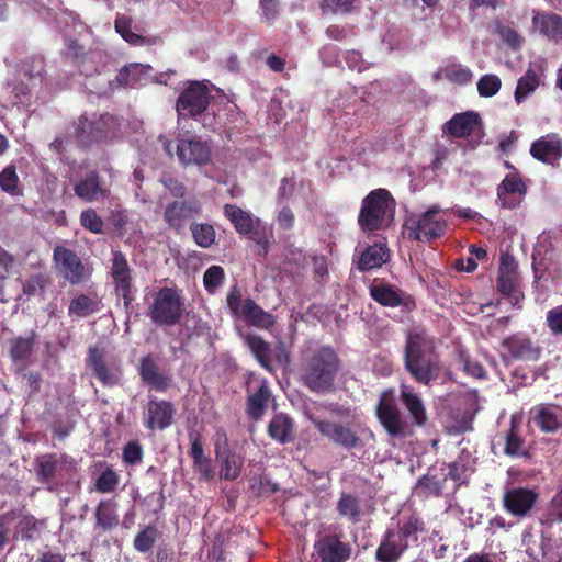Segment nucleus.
<instances>
[{"label":"nucleus","instance_id":"nucleus-24","mask_svg":"<svg viewBox=\"0 0 562 562\" xmlns=\"http://www.w3.org/2000/svg\"><path fill=\"white\" fill-rule=\"evenodd\" d=\"M93 530L98 536L112 532L120 525L117 504L113 499H102L94 510Z\"/></svg>","mask_w":562,"mask_h":562},{"label":"nucleus","instance_id":"nucleus-14","mask_svg":"<svg viewBox=\"0 0 562 562\" xmlns=\"http://www.w3.org/2000/svg\"><path fill=\"white\" fill-rule=\"evenodd\" d=\"M86 361L103 386L113 387L120 384L122 369L119 364L111 366L106 362L104 349L97 346L89 347Z\"/></svg>","mask_w":562,"mask_h":562},{"label":"nucleus","instance_id":"nucleus-20","mask_svg":"<svg viewBox=\"0 0 562 562\" xmlns=\"http://www.w3.org/2000/svg\"><path fill=\"white\" fill-rule=\"evenodd\" d=\"M75 195L80 200L92 203L110 198L111 190L102 181L97 170H90L74 186Z\"/></svg>","mask_w":562,"mask_h":562},{"label":"nucleus","instance_id":"nucleus-33","mask_svg":"<svg viewBox=\"0 0 562 562\" xmlns=\"http://www.w3.org/2000/svg\"><path fill=\"white\" fill-rule=\"evenodd\" d=\"M294 424L285 414H276L268 425V435L279 443H288L293 440Z\"/></svg>","mask_w":562,"mask_h":562},{"label":"nucleus","instance_id":"nucleus-55","mask_svg":"<svg viewBox=\"0 0 562 562\" xmlns=\"http://www.w3.org/2000/svg\"><path fill=\"white\" fill-rule=\"evenodd\" d=\"M80 224L82 227L93 234H102L104 223L101 216L98 215L94 209H87L80 214Z\"/></svg>","mask_w":562,"mask_h":562},{"label":"nucleus","instance_id":"nucleus-41","mask_svg":"<svg viewBox=\"0 0 562 562\" xmlns=\"http://www.w3.org/2000/svg\"><path fill=\"white\" fill-rule=\"evenodd\" d=\"M0 189L10 196H23L24 190L16 173L15 164L11 162L0 172Z\"/></svg>","mask_w":562,"mask_h":562},{"label":"nucleus","instance_id":"nucleus-64","mask_svg":"<svg viewBox=\"0 0 562 562\" xmlns=\"http://www.w3.org/2000/svg\"><path fill=\"white\" fill-rule=\"evenodd\" d=\"M550 515L559 522H562V485L549 503Z\"/></svg>","mask_w":562,"mask_h":562},{"label":"nucleus","instance_id":"nucleus-46","mask_svg":"<svg viewBox=\"0 0 562 562\" xmlns=\"http://www.w3.org/2000/svg\"><path fill=\"white\" fill-rule=\"evenodd\" d=\"M190 232L193 240L201 248H210L215 244L216 232L212 224L192 222Z\"/></svg>","mask_w":562,"mask_h":562},{"label":"nucleus","instance_id":"nucleus-22","mask_svg":"<svg viewBox=\"0 0 562 562\" xmlns=\"http://www.w3.org/2000/svg\"><path fill=\"white\" fill-rule=\"evenodd\" d=\"M539 495L536 491L527 487H513L504 494V507L514 516L524 517L535 506Z\"/></svg>","mask_w":562,"mask_h":562},{"label":"nucleus","instance_id":"nucleus-32","mask_svg":"<svg viewBox=\"0 0 562 562\" xmlns=\"http://www.w3.org/2000/svg\"><path fill=\"white\" fill-rule=\"evenodd\" d=\"M220 464V479L225 481H235L239 477L244 465V457L234 450L215 456Z\"/></svg>","mask_w":562,"mask_h":562},{"label":"nucleus","instance_id":"nucleus-44","mask_svg":"<svg viewBox=\"0 0 562 562\" xmlns=\"http://www.w3.org/2000/svg\"><path fill=\"white\" fill-rule=\"evenodd\" d=\"M540 85V77L532 68L527 69L526 74L518 79L515 89V101L519 104L526 100Z\"/></svg>","mask_w":562,"mask_h":562},{"label":"nucleus","instance_id":"nucleus-9","mask_svg":"<svg viewBox=\"0 0 562 562\" xmlns=\"http://www.w3.org/2000/svg\"><path fill=\"white\" fill-rule=\"evenodd\" d=\"M227 308L234 317L243 318L249 325L269 329L274 326V316L266 312L252 299L243 300L237 286H233L226 299Z\"/></svg>","mask_w":562,"mask_h":562},{"label":"nucleus","instance_id":"nucleus-59","mask_svg":"<svg viewBox=\"0 0 562 562\" xmlns=\"http://www.w3.org/2000/svg\"><path fill=\"white\" fill-rule=\"evenodd\" d=\"M546 326L553 336H562V304L547 312Z\"/></svg>","mask_w":562,"mask_h":562},{"label":"nucleus","instance_id":"nucleus-7","mask_svg":"<svg viewBox=\"0 0 562 562\" xmlns=\"http://www.w3.org/2000/svg\"><path fill=\"white\" fill-rule=\"evenodd\" d=\"M213 97L207 85L201 81H189L180 92L176 111L179 119L203 117V126L212 128V123H207L209 113L206 112Z\"/></svg>","mask_w":562,"mask_h":562},{"label":"nucleus","instance_id":"nucleus-49","mask_svg":"<svg viewBox=\"0 0 562 562\" xmlns=\"http://www.w3.org/2000/svg\"><path fill=\"white\" fill-rule=\"evenodd\" d=\"M133 20L131 16L117 14L114 21L115 31L131 45H143L145 37L132 31Z\"/></svg>","mask_w":562,"mask_h":562},{"label":"nucleus","instance_id":"nucleus-18","mask_svg":"<svg viewBox=\"0 0 562 562\" xmlns=\"http://www.w3.org/2000/svg\"><path fill=\"white\" fill-rule=\"evenodd\" d=\"M176 153L179 161L184 166H203L211 160L210 145L198 137L178 138Z\"/></svg>","mask_w":562,"mask_h":562},{"label":"nucleus","instance_id":"nucleus-54","mask_svg":"<svg viewBox=\"0 0 562 562\" xmlns=\"http://www.w3.org/2000/svg\"><path fill=\"white\" fill-rule=\"evenodd\" d=\"M120 483L119 474L111 468H106L95 480V490L100 493H112Z\"/></svg>","mask_w":562,"mask_h":562},{"label":"nucleus","instance_id":"nucleus-4","mask_svg":"<svg viewBox=\"0 0 562 562\" xmlns=\"http://www.w3.org/2000/svg\"><path fill=\"white\" fill-rule=\"evenodd\" d=\"M404 367L413 380L429 385L440 375L439 355L434 348L427 349L420 335H409L404 349Z\"/></svg>","mask_w":562,"mask_h":562},{"label":"nucleus","instance_id":"nucleus-56","mask_svg":"<svg viewBox=\"0 0 562 562\" xmlns=\"http://www.w3.org/2000/svg\"><path fill=\"white\" fill-rule=\"evenodd\" d=\"M144 450L137 440H131L123 447L122 460L126 465H136L142 462Z\"/></svg>","mask_w":562,"mask_h":562},{"label":"nucleus","instance_id":"nucleus-58","mask_svg":"<svg viewBox=\"0 0 562 562\" xmlns=\"http://www.w3.org/2000/svg\"><path fill=\"white\" fill-rule=\"evenodd\" d=\"M47 283L48 279L44 274L36 273L23 282L22 290L25 295L34 296L38 293H43Z\"/></svg>","mask_w":562,"mask_h":562},{"label":"nucleus","instance_id":"nucleus-45","mask_svg":"<svg viewBox=\"0 0 562 562\" xmlns=\"http://www.w3.org/2000/svg\"><path fill=\"white\" fill-rule=\"evenodd\" d=\"M160 536L161 533L155 525H147L136 533L133 541L134 549L137 552L147 553L154 548Z\"/></svg>","mask_w":562,"mask_h":562},{"label":"nucleus","instance_id":"nucleus-37","mask_svg":"<svg viewBox=\"0 0 562 562\" xmlns=\"http://www.w3.org/2000/svg\"><path fill=\"white\" fill-rule=\"evenodd\" d=\"M533 420L542 432L553 434L562 427L558 414L550 405L540 404L533 408Z\"/></svg>","mask_w":562,"mask_h":562},{"label":"nucleus","instance_id":"nucleus-39","mask_svg":"<svg viewBox=\"0 0 562 562\" xmlns=\"http://www.w3.org/2000/svg\"><path fill=\"white\" fill-rule=\"evenodd\" d=\"M446 482L447 476L445 474L437 475L428 472L418 479L416 484L417 494L425 498L430 496L439 497L442 495Z\"/></svg>","mask_w":562,"mask_h":562},{"label":"nucleus","instance_id":"nucleus-60","mask_svg":"<svg viewBox=\"0 0 562 562\" xmlns=\"http://www.w3.org/2000/svg\"><path fill=\"white\" fill-rule=\"evenodd\" d=\"M19 517L16 509H11L7 513L0 514V550H2L9 542V525Z\"/></svg>","mask_w":562,"mask_h":562},{"label":"nucleus","instance_id":"nucleus-29","mask_svg":"<svg viewBox=\"0 0 562 562\" xmlns=\"http://www.w3.org/2000/svg\"><path fill=\"white\" fill-rule=\"evenodd\" d=\"M139 375L142 381L155 391L165 392L170 386V379L159 371L157 363L149 355L140 359Z\"/></svg>","mask_w":562,"mask_h":562},{"label":"nucleus","instance_id":"nucleus-47","mask_svg":"<svg viewBox=\"0 0 562 562\" xmlns=\"http://www.w3.org/2000/svg\"><path fill=\"white\" fill-rule=\"evenodd\" d=\"M100 310L98 300L90 297L86 294H79L70 301L68 312L70 315L78 317H87L97 313Z\"/></svg>","mask_w":562,"mask_h":562},{"label":"nucleus","instance_id":"nucleus-10","mask_svg":"<svg viewBox=\"0 0 562 562\" xmlns=\"http://www.w3.org/2000/svg\"><path fill=\"white\" fill-rule=\"evenodd\" d=\"M201 212L202 204L198 199L175 200L165 206L162 218L170 229L180 234L188 221L200 215Z\"/></svg>","mask_w":562,"mask_h":562},{"label":"nucleus","instance_id":"nucleus-34","mask_svg":"<svg viewBox=\"0 0 562 562\" xmlns=\"http://www.w3.org/2000/svg\"><path fill=\"white\" fill-rule=\"evenodd\" d=\"M148 69L147 66L136 63L125 65L117 71L115 80L110 81V86L115 82L119 87H134L146 79Z\"/></svg>","mask_w":562,"mask_h":562},{"label":"nucleus","instance_id":"nucleus-53","mask_svg":"<svg viewBox=\"0 0 562 562\" xmlns=\"http://www.w3.org/2000/svg\"><path fill=\"white\" fill-rule=\"evenodd\" d=\"M502 87L501 78L494 74L483 75L477 81V92L482 98H492Z\"/></svg>","mask_w":562,"mask_h":562},{"label":"nucleus","instance_id":"nucleus-51","mask_svg":"<svg viewBox=\"0 0 562 562\" xmlns=\"http://www.w3.org/2000/svg\"><path fill=\"white\" fill-rule=\"evenodd\" d=\"M35 334L32 333L31 337H18L12 339L10 355L13 361L26 360L34 347Z\"/></svg>","mask_w":562,"mask_h":562},{"label":"nucleus","instance_id":"nucleus-27","mask_svg":"<svg viewBox=\"0 0 562 562\" xmlns=\"http://www.w3.org/2000/svg\"><path fill=\"white\" fill-rule=\"evenodd\" d=\"M409 547L395 535V530L387 529L376 548L375 559L379 562H397Z\"/></svg>","mask_w":562,"mask_h":562},{"label":"nucleus","instance_id":"nucleus-31","mask_svg":"<svg viewBox=\"0 0 562 562\" xmlns=\"http://www.w3.org/2000/svg\"><path fill=\"white\" fill-rule=\"evenodd\" d=\"M390 258V249L385 243H376L368 246L360 255L358 268L361 271L380 268Z\"/></svg>","mask_w":562,"mask_h":562},{"label":"nucleus","instance_id":"nucleus-8","mask_svg":"<svg viewBox=\"0 0 562 562\" xmlns=\"http://www.w3.org/2000/svg\"><path fill=\"white\" fill-rule=\"evenodd\" d=\"M183 300L177 288L164 286L155 294L147 315L158 327L179 324L183 316Z\"/></svg>","mask_w":562,"mask_h":562},{"label":"nucleus","instance_id":"nucleus-26","mask_svg":"<svg viewBox=\"0 0 562 562\" xmlns=\"http://www.w3.org/2000/svg\"><path fill=\"white\" fill-rule=\"evenodd\" d=\"M191 447L189 456L192 459L193 470L199 474V479L204 482H210L214 479V470L210 458L204 456V449L201 435L196 431L189 434Z\"/></svg>","mask_w":562,"mask_h":562},{"label":"nucleus","instance_id":"nucleus-48","mask_svg":"<svg viewBox=\"0 0 562 562\" xmlns=\"http://www.w3.org/2000/svg\"><path fill=\"white\" fill-rule=\"evenodd\" d=\"M525 439L519 435L517 425L512 419L510 428L505 434L504 453L509 457L526 456Z\"/></svg>","mask_w":562,"mask_h":562},{"label":"nucleus","instance_id":"nucleus-21","mask_svg":"<svg viewBox=\"0 0 562 562\" xmlns=\"http://www.w3.org/2000/svg\"><path fill=\"white\" fill-rule=\"evenodd\" d=\"M18 75L23 82L25 79L27 81L25 88L15 86L13 88V91L15 92L16 97L20 99V101H23L20 94L23 97L29 95L30 88L36 87L40 85L43 80V77L45 75V60L41 56H31L25 58L18 68Z\"/></svg>","mask_w":562,"mask_h":562},{"label":"nucleus","instance_id":"nucleus-52","mask_svg":"<svg viewBox=\"0 0 562 562\" xmlns=\"http://www.w3.org/2000/svg\"><path fill=\"white\" fill-rule=\"evenodd\" d=\"M225 271L221 266L209 267L203 274V285L209 294H214L224 283Z\"/></svg>","mask_w":562,"mask_h":562},{"label":"nucleus","instance_id":"nucleus-12","mask_svg":"<svg viewBox=\"0 0 562 562\" xmlns=\"http://www.w3.org/2000/svg\"><path fill=\"white\" fill-rule=\"evenodd\" d=\"M369 290L371 297L382 306H402L408 311L415 307V300L412 295L384 280L374 279Z\"/></svg>","mask_w":562,"mask_h":562},{"label":"nucleus","instance_id":"nucleus-2","mask_svg":"<svg viewBox=\"0 0 562 562\" xmlns=\"http://www.w3.org/2000/svg\"><path fill=\"white\" fill-rule=\"evenodd\" d=\"M340 361L330 347H321L306 352L301 361V380L315 393H326L334 386Z\"/></svg>","mask_w":562,"mask_h":562},{"label":"nucleus","instance_id":"nucleus-35","mask_svg":"<svg viewBox=\"0 0 562 562\" xmlns=\"http://www.w3.org/2000/svg\"><path fill=\"white\" fill-rule=\"evenodd\" d=\"M223 210L225 217L232 223L238 234L248 235L252 232L254 221L249 212L235 204H225Z\"/></svg>","mask_w":562,"mask_h":562},{"label":"nucleus","instance_id":"nucleus-3","mask_svg":"<svg viewBox=\"0 0 562 562\" xmlns=\"http://www.w3.org/2000/svg\"><path fill=\"white\" fill-rule=\"evenodd\" d=\"M396 200L384 188L370 191L361 201L358 214L359 228L364 234L385 232L394 225Z\"/></svg>","mask_w":562,"mask_h":562},{"label":"nucleus","instance_id":"nucleus-1","mask_svg":"<svg viewBox=\"0 0 562 562\" xmlns=\"http://www.w3.org/2000/svg\"><path fill=\"white\" fill-rule=\"evenodd\" d=\"M400 400L408 413V419L403 417L392 389L381 393L375 415L389 437L404 439L413 436L415 427H425L428 416L420 395L415 392L413 386L402 384Z\"/></svg>","mask_w":562,"mask_h":562},{"label":"nucleus","instance_id":"nucleus-6","mask_svg":"<svg viewBox=\"0 0 562 562\" xmlns=\"http://www.w3.org/2000/svg\"><path fill=\"white\" fill-rule=\"evenodd\" d=\"M447 231V221L440 216V209L431 206L424 213L405 216L402 234L412 241L431 243L441 238Z\"/></svg>","mask_w":562,"mask_h":562},{"label":"nucleus","instance_id":"nucleus-13","mask_svg":"<svg viewBox=\"0 0 562 562\" xmlns=\"http://www.w3.org/2000/svg\"><path fill=\"white\" fill-rule=\"evenodd\" d=\"M53 260L61 277L71 284H79L86 278V268L81 258L70 248L57 245L53 250Z\"/></svg>","mask_w":562,"mask_h":562},{"label":"nucleus","instance_id":"nucleus-57","mask_svg":"<svg viewBox=\"0 0 562 562\" xmlns=\"http://www.w3.org/2000/svg\"><path fill=\"white\" fill-rule=\"evenodd\" d=\"M250 490L257 496H270L279 490V486L267 476L259 475L251 479Z\"/></svg>","mask_w":562,"mask_h":562},{"label":"nucleus","instance_id":"nucleus-11","mask_svg":"<svg viewBox=\"0 0 562 562\" xmlns=\"http://www.w3.org/2000/svg\"><path fill=\"white\" fill-rule=\"evenodd\" d=\"M111 276L115 286V294L123 299L125 310H130L134 301L132 269L125 255L120 250L112 251Z\"/></svg>","mask_w":562,"mask_h":562},{"label":"nucleus","instance_id":"nucleus-15","mask_svg":"<svg viewBox=\"0 0 562 562\" xmlns=\"http://www.w3.org/2000/svg\"><path fill=\"white\" fill-rule=\"evenodd\" d=\"M502 347L516 361L535 362L542 356V347L526 333H515L505 337Z\"/></svg>","mask_w":562,"mask_h":562},{"label":"nucleus","instance_id":"nucleus-16","mask_svg":"<svg viewBox=\"0 0 562 562\" xmlns=\"http://www.w3.org/2000/svg\"><path fill=\"white\" fill-rule=\"evenodd\" d=\"M76 470V462L67 453H45L35 459V471L41 482H50L58 474H70Z\"/></svg>","mask_w":562,"mask_h":562},{"label":"nucleus","instance_id":"nucleus-19","mask_svg":"<svg viewBox=\"0 0 562 562\" xmlns=\"http://www.w3.org/2000/svg\"><path fill=\"white\" fill-rule=\"evenodd\" d=\"M527 193V186L515 171L506 175L497 187V202L501 207L513 210L520 205Z\"/></svg>","mask_w":562,"mask_h":562},{"label":"nucleus","instance_id":"nucleus-30","mask_svg":"<svg viewBox=\"0 0 562 562\" xmlns=\"http://www.w3.org/2000/svg\"><path fill=\"white\" fill-rule=\"evenodd\" d=\"M315 549L322 562H344L350 550L337 537H323L315 543Z\"/></svg>","mask_w":562,"mask_h":562},{"label":"nucleus","instance_id":"nucleus-63","mask_svg":"<svg viewBox=\"0 0 562 562\" xmlns=\"http://www.w3.org/2000/svg\"><path fill=\"white\" fill-rule=\"evenodd\" d=\"M213 442H214L215 456H220L221 453L232 450L229 447L228 436H227L225 429H223V428L216 429L214 437H213Z\"/></svg>","mask_w":562,"mask_h":562},{"label":"nucleus","instance_id":"nucleus-36","mask_svg":"<svg viewBox=\"0 0 562 562\" xmlns=\"http://www.w3.org/2000/svg\"><path fill=\"white\" fill-rule=\"evenodd\" d=\"M272 394L266 381H262L258 390L247 398V414L252 420H259Z\"/></svg>","mask_w":562,"mask_h":562},{"label":"nucleus","instance_id":"nucleus-40","mask_svg":"<svg viewBox=\"0 0 562 562\" xmlns=\"http://www.w3.org/2000/svg\"><path fill=\"white\" fill-rule=\"evenodd\" d=\"M245 342L260 366L268 371H271L272 367L270 344L258 335H247L245 337Z\"/></svg>","mask_w":562,"mask_h":562},{"label":"nucleus","instance_id":"nucleus-50","mask_svg":"<svg viewBox=\"0 0 562 562\" xmlns=\"http://www.w3.org/2000/svg\"><path fill=\"white\" fill-rule=\"evenodd\" d=\"M44 520L35 518L31 514L23 515L16 526L21 539L27 542L35 540V532L38 533Z\"/></svg>","mask_w":562,"mask_h":562},{"label":"nucleus","instance_id":"nucleus-61","mask_svg":"<svg viewBox=\"0 0 562 562\" xmlns=\"http://www.w3.org/2000/svg\"><path fill=\"white\" fill-rule=\"evenodd\" d=\"M160 182L169 191L172 198L182 199L187 194V187L184 183L170 175H165L160 179Z\"/></svg>","mask_w":562,"mask_h":562},{"label":"nucleus","instance_id":"nucleus-23","mask_svg":"<svg viewBox=\"0 0 562 562\" xmlns=\"http://www.w3.org/2000/svg\"><path fill=\"white\" fill-rule=\"evenodd\" d=\"M530 155L548 165H557L562 157V138L550 133L535 140L530 146Z\"/></svg>","mask_w":562,"mask_h":562},{"label":"nucleus","instance_id":"nucleus-5","mask_svg":"<svg viewBox=\"0 0 562 562\" xmlns=\"http://www.w3.org/2000/svg\"><path fill=\"white\" fill-rule=\"evenodd\" d=\"M120 133L119 119L110 113L92 114L91 117L82 114L75 122L74 137L81 148L106 143Z\"/></svg>","mask_w":562,"mask_h":562},{"label":"nucleus","instance_id":"nucleus-28","mask_svg":"<svg viewBox=\"0 0 562 562\" xmlns=\"http://www.w3.org/2000/svg\"><path fill=\"white\" fill-rule=\"evenodd\" d=\"M532 25L548 41L555 44L562 42V15L535 11Z\"/></svg>","mask_w":562,"mask_h":562},{"label":"nucleus","instance_id":"nucleus-62","mask_svg":"<svg viewBox=\"0 0 562 562\" xmlns=\"http://www.w3.org/2000/svg\"><path fill=\"white\" fill-rule=\"evenodd\" d=\"M69 54L74 57L75 61L77 63L78 67L80 68V71L82 74L88 75V70L85 67V61L87 59V53L85 52V47L80 45L77 41H74L68 46Z\"/></svg>","mask_w":562,"mask_h":562},{"label":"nucleus","instance_id":"nucleus-42","mask_svg":"<svg viewBox=\"0 0 562 562\" xmlns=\"http://www.w3.org/2000/svg\"><path fill=\"white\" fill-rule=\"evenodd\" d=\"M441 75L448 81L460 86L469 83L473 78L471 69L458 63H450L441 67L440 70L435 74V78L438 79Z\"/></svg>","mask_w":562,"mask_h":562},{"label":"nucleus","instance_id":"nucleus-43","mask_svg":"<svg viewBox=\"0 0 562 562\" xmlns=\"http://www.w3.org/2000/svg\"><path fill=\"white\" fill-rule=\"evenodd\" d=\"M319 431L330 438L334 442L349 447L351 445V430L347 426H342L335 422H321L318 424Z\"/></svg>","mask_w":562,"mask_h":562},{"label":"nucleus","instance_id":"nucleus-17","mask_svg":"<svg viewBox=\"0 0 562 562\" xmlns=\"http://www.w3.org/2000/svg\"><path fill=\"white\" fill-rule=\"evenodd\" d=\"M176 409L166 400H149L143 412V425L150 431L165 430L171 426Z\"/></svg>","mask_w":562,"mask_h":562},{"label":"nucleus","instance_id":"nucleus-38","mask_svg":"<svg viewBox=\"0 0 562 562\" xmlns=\"http://www.w3.org/2000/svg\"><path fill=\"white\" fill-rule=\"evenodd\" d=\"M426 527L424 520L415 514L398 522V529L395 535L406 544L418 542V533L425 532Z\"/></svg>","mask_w":562,"mask_h":562},{"label":"nucleus","instance_id":"nucleus-25","mask_svg":"<svg viewBox=\"0 0 562 562\" xmlns=\"http://www.w3.org/2000/svg\"><path fill=\"white\" fill-rule=\"evenodd\" d=\"M480 124V114L467 111L454 114L445 123L442 131L454 138H465L471 136Z\"/></svg>","mask_w":562,"mask_h":562}]
</instances>
